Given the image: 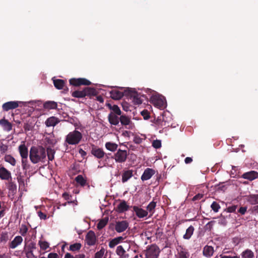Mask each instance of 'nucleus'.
Masks as SVG:
<instances>
[{"mask_svg": "<svg viewBox=\"0 0 258 258\" xmlns=\"http://www.w3.org/2000/svg\"><path fill=\"white\" fill-rule=\"evenodd\" d=\"M46 157V150L43 147L41 146H32L30 148L29 158L33 164H36L40 162H44Z\"/></svg>", "mask_w": 258, "mask_h": 258, "instance_id": "obj_1", "label": "nucleus"}, {"mask_svg": "<svg viewBox=\"0 0 258 258\" xmlns=\"http://www.w3.org/2000/svg\"><path fill=\"white\" fill-rule=\"evenodd\" d=\"M83 136L81 132L75 130L70 132L66 137L65 142L70 145L78 144L82 139Z\"/></svg>", "mask_w": 258, "mask_h": 258, "instance_id": "obj_2", "label": "nucleus"}, {"mask_svg": "<svg viewBox=\"0 0 258 258\" xmlns=\"http://www.w3.org/2000/svg\"><path fill=\"white\" fill-rule=\"evenodd\" d=\"M125 95L132 99L135 104L139 105L142 104L143 102V100L141 98V94L132 89L128 88L125 89Z\"/></svg>", "mask_w": 258, "mask_h": 258, "instance_id": "obj_3", "label": "nucleus"}, {"mask_svg": "<svg viewBox=\"0 0 258 258\" xmlns=\"http://www.w3.org/2000/svg\"><path fill=\"white\" fill-rule=\"evenodd\" d=\"M160 252V250L158 246L152 244L146 249L145 256L146 258H158Z\"/></svg>", "mask_w": 258, "mask_h": 258, "instance_id": "obj_4", "label": "nucleus"}, {"mask_svg": "<svg viewBox=\"0 0 258 258\" xmlns=\"http://www.w3.org/2000/svg\"><path fill=\"white\" fill-rule=\"evenodd\" d=\"M127 153L126 150L118 149L113 156L112 157L115 160L116 162L122 163L124 162L127 158Z\"/></svg>", "mask_w": 258, "mask_h": 258, "instance_id": "obj_5", "label": "nucleus"}, {"mask_svg": "<svg viewBox=\"0 0 258 258\" xmlns=\"http://www.w3.org/2000/svg\"><path fill=\"white\" fill-rule=\"evenodd\" d=\"M151 100L153 105L160 109H164L166 107L165 98L162 96H153Z\"/></svg>", "mask_w": 258, "mask_h": 258, "instance_id": "obj_6", "label": "nucleus"}, {"mask_svg": "<svg viewBox=\"0 0 258 258\" xmlns=\"http://www.w3.org/2000/svg\"><path fill=\"white\" fill-rule=\"evenodd\" d=\"M189 253L188 250L181 245H177L174 258H188Z\"/></svg>", "mask_w": 258, "mask_h": 258, "instance_id": "obj_7", "label": "nucleus"}, {"mask_svg": "<svg viewBox=\"0 0 258 258\" xmlns=\"http://www.w3.org/2000/svg\"><path fill=\"white\" fill-rule=\"evenodd\" d=\"M70 84L74 86H80L81 85L89 86L91 82L85 78H72L69 80Z\"/></svg>", "mask_w": 258, "mask_h": 258, "instance_id": "obj_8", "label": "nucleus"}, {"mask_svg": "<svg viewBox=\"0 0 258 258\" xmlns=\"http://www.w3.org/2000/svg\"><path fill=\"white\" fill-rule=\"evenodd\" d=\"M91 153L97 159H102L105 153L104 152L103 150L100 148H99L97 146L95 145H92Z\"/></svg>", "mask_w": 258, "mask_h": 258, "instance_id": "obj_9", "label": "nucleus"}, {"mask_svg": "<svg viewBox=\"0 0 258 258\" xmlns=\"http://www.w3.org/2000/svg\"><path fill=\"white\" fill-rule=\"evenodd\" d=\"M85 241L89 246H92L96 244L97 239L94 231L91 230L87 233L85 237Z\"/></svg>", "mask_w": 258, "mask_h": 258, "instance_id": "obj_10", "label": "nucleus"}, {"mask_svg": "<svg viewBox=\"0 0 258 258\" xmlns=\"http://www.w3.org/2000/svg\"><path fill=\"white\" fill-rule=\"evenodd\" d=\"M120 116V121L121 125L125 126V128L127 129H132L133 123H132L131 118L125 115L121 114Z\"/></svg>", "mask_w": 258, "mask_h": 258, "instance_id": "obj_11", "label": "nucleus"}, {"mask_svg": "<svg viewBox=\"0 0 258 258\" xmlns=\"http://www.w3.org/2000/svg\"><path fill=\"white\" fill-rule=\"evenodd\" d=\"M21 103V102L20 101H9L3 104L2 108L4 111H8L10 110L17 108L19 106V104Z\"/></svg>", "mask_w": 258, "mask_h": 258, "instance_id": "obj_12", "label": "nucleus"}, {"mask_svg": "<svg viewBox=\"0 0 258 258\" xmlns=\"http://www.w3.org/2000/svg\"><path fill=\"white\" fill-rule=\"evenodd\" d=\"M128 227V223L126 221H117L115 225V230L120 233L124 231Z\"/></svg>", "mask_w": 258, "mask_h": 258, "instance_id": "obj_13", "label": "nucleus"}, {"mask_svg": "<svg viewBox=\"0 0 258 258\" xmlns=\"http://www.w3.org/2000/svg\"><path fill=\"white\" fill-rule=\"evenodd\" d=\"M241 178L252 181L258 178V172L254 170H251L244 173L241 175Z\"/></svg>", "mask_w": 258, "mask_h": 258, "instance_id": "obj_14", "label": "nucleus"}, {"mask_svg": "<svg viewBox=\"0 0 258 258\" xmlns=\"http://www.w3.org/2000/svg\"><path fill=\"white\" fill-rule=\"evenodd\" d=\"M108 120L111 125L116 126L119 123L120 116L118 114L109 113L108 115Z\"/></svg>", "mask_w": 258, "mask_h": 258, "instance_id": "obj_15", "label": "nucleus"}, {"mask_svg": "<svg viewBox=\"0 0 258 258\" xmlns=\"http://www.w3.org/2000/svg\"><path fill=\"white\" fill-rule=\"evenodd\" d=\"M155 173V171L152 169L146 168L141 176V179L142 181H145L150 179L152 176Z\"/></svg>", "mask_w": 258, "mask_h": 258, "instance_id": "obj_16", "label": "nucleus"}, {"mask_svg": "<svg viewBox=\"0 0 258 258\" xmlns=\"http://www.w3.org/2000/svg\"><path fill=\"white\" fill-rule=\"evenodd\" d=\"M133 211L135 212L137 216L140 218H143L148 216V212L137 206L132 207Z\"/></svg>", "mask_w": 258, "mask_h": 258, "instance_id": "obj_17", "label": "nucleus"}, {"mask_svg": "<svg viewBox=\"0 0 258 258\" xmlns=\"http://www.w3.org/2000/svg\"><path fill=\"white\" fill-rule=\"evenodd\" d=\"M0 178L3 180H9L12 178L11 173L4 167L0 168Z\"/></svg>", "mask_w": 258, "mask_h": 258, "instance_id": "obj_18", "label": "nucleus"}, {"mask_svg": "<svg viewBox=\"0 0 258 258\" xmlns=\"http://www.w3.org/2000/svg\"><path fill=\"white\" fill-rule=\"evenodd\" d=\"M125 90L124 92H121L119 90L114 89L110 91V97L114 100H119L125 95Z\"/></svg>", "mask_w": 258, "mask_h": 258, "instance_id": "obj_19", "label": "nucleus"}, {"mask_svg": "<svg viewBox=\"0 0 258 258\" xmlns=\"http://www.w3.org/2000/svg\"><path fill=\"white\" fill-rule=\"evenodd\" d=\"M60 122V120L55 116L48 117L45 121L47 127L54 126Z\"/></svg>", "mask_w": 258, "mask_h": 258, "instance_id": "obj_20", "label": "nucleus"}, {"mask_svg": "<svg viewBox=\"0 0 258 258\" xmlns=\"http://www.w3.org/2000/svg\"><path fill=\"white\" fill-rule=\"evenodd\" d=\"M84 94H85V97H89L90 98H91L92 97L97 96L98 94V92L96 89L91 87H85L84 88Z\"/></svg>", "mask_w": 258, "mask_h": 258, "instance_id": "obj_21", "label": "nucleus"}, {"mask_svg": "<svg viewBox=\"0 0 258 258\" xmlns=\"http://www.w3.org/2000/svg\"><path fill=\"white\" fill-rule=\"evenodd\" d=\"M23 241V238L21 236H17L9 243V247L12 249L15 248L18 245H20Z\"/></svg>", "mask_w": 258, "mask_h": 258, "instance_id": "obj_22", "label": "nucleus"}, {"mask_svg": "<svg viewBox=\"0 0 258 258\" xmlns=\"http://www.w3.org/2000/svg\"><path fill=\"white\" fill-rule=\"evenodd\" d=\"M130 206L126 204L125 201H122L116 207V211L119 213H123L128 210Z\"/></svg>", "mask_w": 258, "mask_h": 258, "instance_id": "obj_23", "label": "nucleus"}, {"mask_svg": "<svg viewBox=\"0 0 258 258\" xmlns=\"http://www.w3.org/2000/svg\"><path fill=\"white\" fill-rule=\"evenodd\" d=\"M214 252V247L212 246L206 245L203 248V254L206 257H211Z\"/></svg>", "mask_w": 258, "mask_h": 258, "instance_id": "obj_24", "label": "nucleus"}, {"mask_svg": "<svg viewBox=\"0 0 258 258\" xmlns=\"http://www.w3.org/2000/svg\"><path fill=\"white\" fill-rule=\"evenodd\" d=\"M18 150L22 158H28V149L25 144L20 145L18 147Z\"/></svg>", "mask_w": 258, "mask_h": 258, "instance_id": "obj_25", "label": "nucleus"}, {"mask_svg": "<svg viewBox=\"0 0 258 258\" xmlns=\"http://www.w3.org/2000/svg\"><path fill=\"white\" fill-rule=\"evenodd\" d=\"M133 176V170H124L122 172L121 181L123 183L127 181Z\"/></svg>", "mask_w": 258, "mask_h": 258, "instance_id": "obj_26", "label": "nucleus"}, {"mask_svg": "<svg viewBox=\"0 0 258 258\" xmlns=\"http://www.w3.org/2000/svg\"><path fill=\"white\" fill-rule=\"evenodd\" d=\"M0 125L6 131L10 132L12 130V123L5 118L0 119Z\"/></svg>", "mask_w": 258, "mask_h": 258, "instance_id": "obj_27", "label": "nucleus"}, {"mask_svg": "<svg viewBox=\"0 0 258 258\" xmlns=\"http://www.w3.org/2000/svg\"><path fill=\"white\" fill-rule=\"evenodd\" d=\"M25 243L24 250H33L36 248V243L31 240H28L27 238L25 239Z\"/></svg>", "mask_w": 258, "mask_h": 258, "instance_id": "obj_28", "label": "nucleus"}, {"mask_svg": "<svg viewBox=\"0 0 258 258\" xmlns=\"http://www.w3.org/2000/svg\"><path fill=\"white\" fill-rule=\"evenodd\" d=\"M43 106L45 109H55L57 108V103L54 101H47L43 103Z\"/></svg>", "mask_w": 258, "mask_h": 258, "instance_id": "obj_29", "label": "nucleus"}, {"mask_svg": "<svg viewBox=\"0 0 258 258\" xmlns=\"http://www.w3.org/2000/svg\"><path fill=\"white\" fill-rule=\"evenodd\" d=\"M7 186L9 190V192L15 194L17 191V185L16 183L12 181V179H10L8 180V182L7 183Z\"/></svg>", "mask_w": 258, "mask_h": 258, "instance_id": "obj_30", "label": "nucleus"}, {"mask_svg": "<svg viewBox=\"0 0 258 258\" xmlns=\"http://www.w3.org/2000/svg\"><path fill=\"white\" fill-rule=\"evenodd\" d=\"M75 181L78 183L81 186L83 187L86 185H87L88 189L90 188V185L87 183V180L85 179L83 175H78L75 178Z\"/></svg>", "mask_w": 258, "mask_h": 258, "instance_id": "obj_31", "label": "nucleus"}, {"mask_svg": "<svg viewBox=\"0 0 258 258\" xmlns=\"http://www.w3.org/2000/svg\"><path fill=\"white\" fill-rule=\"evenodd\" d=\"M53 84L56 89L61 90L65 87L66 81L61 79H55L53 80Z\"/></svg>", "mask_w": 258, "mask_h": 258, "instance_id": "obj_32", "label": "nucleus"}, {"mask_svg": "<svg viewBox=\"0 0 258 258\" xmlns=\"http://www.w3.org/2000/svg\"><path fill=\"white\" fill-rule=\"evenodd\" d=\"M195 228L194 226L190 225L186 230L185 233L183 235V238L184 239H189L192 235Z\"/></svg>", "mask_w": 258, "mask_h": 258, "instance_id": "obj_33", "label": "nucleus"}, {"mask_svg": "<svg viewBox=\"0 0 258 258\" xmlns=\"http://www.w3.org/2000/svg\"><path fill=\"white\" fill-rule=\"evenodd\" d=\"M165 122L159 116L156 120L155 124L158 128H164L169 127V124H166Z\"/></svg>", "mask_w": 258, "mask_h": 258, "instance_id": "obj_34", "label": "nucleus"}, {"mask_svg": "<svg viewBox=\"0 0 258 258\" xmlns=\"http://www.w3.org/2000/svg\"><path fill=\"white\" fill-rule=\"evenodd\" d=\"M241 258H254V254L253 252L249 249H246L241 253Z\"/></svg>", "mask_w": 258, "mask_h": 258, "instance_id": "obj_35", "label": "nucleus"}, {"mask_svg": "<svg viewBox=\"0 0 258 258\" xmlns=\"http://www.w3.org/2000/svg\"><path fill=\"white\" fill-rule=\"evenodd\" d=\"M156 206V202L154 201H152L147 207V211L150 213L149 217L152 216L155 212V209Z\"/></svg>", "mask_w": 258, "mask_h": 258, "instance_id": "obj_36", "label": "nucleus"}, {"mask_svg": "<svg viewBox=\"0 0 258 258\" xmlns=\"http://www.w3.org/2000/svg\"><path fill=\"white\" fill-rule=\"evenodd\" d=\"M247 201L251 205L258 204V194L249 195L248 197Z\"/></svg>", "mask_w": 258, "mask_h": 258, "instance_id": "obj_37", "label": "nucleus"}, {"mask_svg": "<svg viewBox=\"0 0 258 258\" xmlns=\"http://www.w3.org/2000/svg\"><path fill=\"white\" fill-rule=\"evenodd\" d=\"M105 146L107 150L111 152H114L116 151L118 147L117 144L110 142H106Z\"/></svg>", "mask_w": 258, "mask_h": 258, "instance_id": "obj_38", "label": "nucleus"}, {"mask_svg": "<svg viewBox=\"0 0 258 258\" xmlns=\"http://www.w3.org/2000/svg\"><path fill=\"white\" fill-rule=\"evenodd\" d=\"M46 155H47L48 159L49 161H52L54 158V154L55 151L50 147H48L46 149Z\"/></svg>", "mask_w": 258, "mask_h": 258, "instance_id": "obj_39", "label": "nucleus"}, {"mask_svg": "<svg viewBox=\"0 0 258 258\" xmlns=\"http://www.w3.org/2000/svg\"><path fill=\"white\" fill-rule=\"evenodd\" d=\"M116 254L120 256L121 258H125L126 255H125V250L123 248L122 245H119L117 247L116 249Z\"/></svg>", "mask_w": 258, "mask_h": 258, "instance_id": "obj_40", "label": "nucleus"}, {"mask_svg": "<svg viewBox=\"0 0 258 258\" xmlns=\"http://www.w3.org/2000/svg\"><path fill=\"white\" fill-rule=\"evenodd\" d=\"M6 162L9 163L12 166H15L16 164V159L11 155H6L4 157Z\"/></svg>", "mask_w": 258, "mask_h": 258, "instance_id": "obj_41", "label": "nucleus"}, {"mask_svg": "<svg viewBox=\"0 0 258 258\" xmlns=\"http://www.w3.org/2000/svg\"><path fill=\"white\" fill-rule=\"evenodd\" d=\"M108 221V218H104L100 220L97 225V228L99 230H101L107 224Z\"/></svg>", "mask_w": 258, "mask_h": 258, "instance_id": "obj_42", "label": "nucleus"}, {"mask_svg": "<svg viewBox=\"0 0 258 258\" xmlns=\"http://www.w3.org/2000/svg\"><path fill=\"white\" fill-rule=\"evenodd\" d=\"M72 96L75 98H84L85 97L84 89L82 90H76L72 92Z\"/></svg>", "mask_w": 258, "mask_h": 258, "instance_id": "obj_43", "label": "nucleus"}, {"mask_svg": "<svg viewBox=\"0 0 258 258\" xmlns=\"http://www.w3.org/2000/svg\"><path fill=\"white\" fill-rule=\"evenodd\" d=\"M159 117H161L162 119H163V121H166V122H165L166 124L170 125V122L171 121V117L169 113H163L162 115Z\"/></svg>", "mask_w": 258, "mask_h": 258, "instance_id": "obj_44", "label": "nucleus"}, {"mask_svg": "<svg viewBox=\"0 0 258 258\" xmlns=\"http://www.w3.org/2000/svg\"><path fill=\"white\" fill-rule=\"evenodd\" d=\"M111 110V111L110 113H112L113 114L120 115L122 113V112L120 109L119 107L117 105L115 104L113 105Z\"/></svg>", "mask_w": 258, "mask_h": 258, "instance_id": "obj_45", "label": "nucleus"}, {"mask_svg": "<svg viewBox=\"0 0 258 258\" xmlns=\"http://www.w3.org/2000/svg\"><path fill=\"white\" fill-rule=\"evenodd\" d=\"M28 227L25 224H22L19 228V233L23 236H24L26 235L28 232Z\"/></svg>", "mask_w": 258, "mask_h": 258, "instance_id": "obj_46", "label": "nucleus"}, {"mask_svg": "<svg viewBox=\"0 0 258 258\" xmlns=\"http://www.w3.org/2000/svg\"><path fill=\"white\" fill-rule=\"evenodd\" d=\"M81 244L80 243H76L73 244H71L70 246V250L73 251H77L80 250L81 248Z\"/></svg>", "mask_w": 258, "mask_h": 258, "instance_id": "obj_47", "label": "nucleus"}, {"mask_svg": "<svg viewBox=\"0 0 258 258\" xmlns=\"http://www.w3.org/2000/svg\"><path fill=\"white\" fill-rule=\"evenodd\" d=\"M9 239L8 232H2L0 237V242L6 243Z\"/></svg>", "mask_w": 258, "mask_h": 258, "instance_id": "obj_48", "label": "nucleus"}, {"mask_svg": "<svg viewBox=\"0 0 258 258\" xmlns=\"http://www.w3.org/2000/svg\"><path fill=\"white\" fill-rule=\"evenodd\" d=\"M211 208L215 212L217 213L220 208V206L216 202H213L211 204Z\"/></svg>", "mask_w": 258, "mask_h": 258, "instance_id": "obj_49", "label": "nucleus"}, {"mask_svg": "<svg viewBox=\"0 0 258 258\" xmlns=\"http://www.w3.org/2000/svg\"><path fill=\"white\" fill-rule=\"evenodd\" d=\"M105 252L104 248L102 247L101 249L95 253L94 258H102Z\"/></svg>", "mask_w": 258, "mask_h": 258, "instance_id": "obj_50", "label": "nucleus"}, {"mask_svg": "<svg viewBox=\"0 0 258 258\" xmlns=\"http://www.w3.org/2000/svg\"><path fill=\"white\" fill-rule=\"evenodd\" d=\"M39 244L41 249L46 250L49 247V244L46 241H39Z\"/></svg>", "mask_w": 258, "mask_h": 258, "instance_id": "obj_51", "label": "nucleus"}, {"mask_svg": "<svg viewBox=\"0 0 258 258\" xmlns=\"http://www.w3.org/2000/svg\"><path fill=\"white\" fill-rule=\"evenodd\" d=\"M33 128V125L32 123L29 122H25L24 125V128L25 131H32Z\"/></svg>", "mask_w": 258, "mask_h": 258, "instance_id": "obj_52", "label": "nucleus"}, {"mask_svg": "<svg viewBox=\"0 0 258 258\" xmlns=\"http://www.w3.org/2000/svg\"><path fill=\"white\" fill-rule=\"evenodd\" d=\"M8 149V146L3 143H0V152L2 154H5Z\"/></svg>", "mask_w": 258, "mask_h": 258, "instance_id": "obj_53", "label": "nucleus"}, {"mask_svg": "<svg viewBox=\"0 0 258 258\" xmlns=\"http://www.w3.org/2000/svg\"><path fill=\"white\" fill-rule=\"evenodd\" d=\"M152 146L155 149H159L161 147V142L160 140H154L152 142Z\"/></svg>", "mask_w": 258, "mask_h": 258, "instance_id": "obj_54", "label": "nucleus"}, {"mask_svg": "<svg viewBox=\"0 0 258 258\" xmlns=\"http://www.w3.org/2000/svg\"><path fill=\"white\" fill-rule=\"evenodd\" d=\"M236 252L233 250H228L227 248H224L220 255H228L229 254H235Z\"/></svg>", "mask_w": 258, "mask_h": 258, "instance_id": "obj_55", "label": "nucleus"}, {"mask_svg": "<svg viewBox=\"0 0 258 258\" xmlns=\"http://www.w3.org/2000/svg\"><path fill=\"white\" fill-rule=\"evenodd\" d=\"M24 251L27 258H36L33 253V250H24Z\"/></svg>", "mask_w": 258, "mask_h": 258, "instance_id": "obj_56", "label": "nucleus"}, {"mask_svg": "<svg viewBox=\"0 0 258 258\" xmlns=\"http://www.w3.org/2000/svg\"><path fill=\"white\" fill-rule=\"evenodd\" d=\"M215 223V222L214 221H211L209 222L205 226L206 229L211 231Z\"/></svg>", "mask_w": 258, "mask_h": 258, "instance_id": "obj_57", "label": "nucleus"}, {"mask_svg": "<svg viewBox=\"0 0 258 258\" xmlns=\"http://www.w3.org/2000/svg\"><path fill=\"white\" fill-rule=\"evenodd\" d=\"M22 166L23 169H26L29 167L28 165V158H22Z\"/></svg>", "mask_w": 258, "mask_h": 258, "instance_id": "obj_58", "label": "nucleus"}, {"mask_svg": "<svg viewBox=\"0 0 258 258\" xmlns=\"http://www.w3.org/2000/svg\"><path fill=\"white\" fill-rule=\"evenodd\" d=\"M220 258H240V256L236 253L233 254H229L228 255H220Z\"/></svg>", "mask_w": 258, "mask_h": 258, "instance_id": "obj_59", "label": "nucleus"}, {"mask_svg": "<svg viewBox=\"0 0 258 258\" xmlns=\"http://www.w3.org/2000/svg\"><path fill=\"white\" fill-rule=\"evenodd\" d=\"M141 114L145 119H148L150 118V116L149 112L147 110H144L141 112Z\"/></svg>", "mask_w": 258, "mask_h": 258, "instance_id": "obj_60", "label": "nucleus"}, {"mask_svg": "<svg viewBox=\"0 0 258 258\" xmlns=\"http://www.w3.org/2000/svg\"><path fill=\"white\" fill-rule=\"evenodd\" d=\"M118 244V242L115 239V238H113L111 241H110L109 243V246L110 248H113L115 247L116 245Z\"/></svg>", "mask_w": 258, "mask_h": 258, "instance_id": "obj_61", "label": "nucleus"}, {"mask_svg": "<svg viewBox=\"0 0 258 258\" xmlns=\"http://www.w3.org/2000/svg\"><path fill=\"white\" fill-rule=\"evenodd\" d=\"M204 197V195L202 194H198L195 195L192 199V201H197L201 200Z\"/></svg>", "mask_w": 258, "mask_h": 258, "instance_id": "obj_62", "label": "nucleus"}, {"mask_svg": "<svg viewBox=\"0 0 258 258\" xmlns=\"http://www.w3.org/2000/svg\"><path fill=\"white\" fill-rule=\"evenodd\" d=\"M38 216L41 219L45 220L47 218V215L46 214L43 213L41 211L37 212Z\"/></svg>", "mask_w": 258, "mask_h": 258, "instance_id": "obj_63", "label": "nucleus"}, {"mask_svg": "<svg viewBox=\"0 0 258 258\" xmlns=\"http://www.w3.org/2000/svg\"><path fill=\"white\" fill-rule=\"evenodd\" d=\"M133 141L135 143L140 144L142 142L143 140L139 136H135Z\"/></svg>", "mask_w": 258, "mask_h": 258, "instance_id": "obj_64", "label": "nucleus"}]
</instances>
